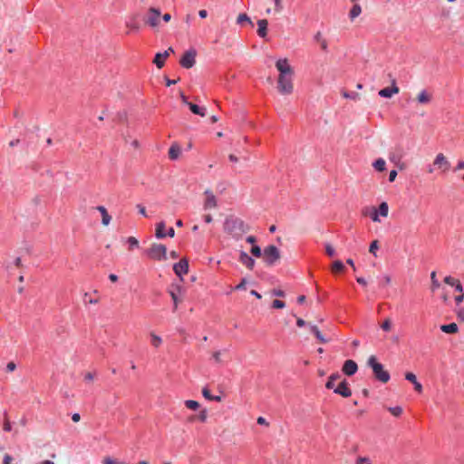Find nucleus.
I'll return each instance as SVG.
<instances>
[{
  "instance_id": "8fccbe9b",
  "label": "nucleus",
  "mask_w": 464,
  "mask_h": 464,
  "mask_svg": "<svg viewBox=\"0 0 464 464\" xmlns=\"http://www.w3.org/2000/svg\"><path fill=\"white\" fill-rule=\"evenodd\" d=\"M391 326H392V323H391V321H390L389 319H386V320L382 323V329L383 331H386V332H387V331H389V330L391 329Z\"/></svg>"
},
{
  "instance_id": "412c9836",
  "label": "nucleus",
  "mask_w": 464,
  "mask_h": 464,
  "mask_svg": "<svg viewBox=\"0 0 464 464\" xmlns=\"http://www.w3.org/2000/svg\"><path fill=\"white\" fill-rule=\"evenodd\" d=\"M308 326L310 333L313 334L321 343H326L328 342L316 325L309 324Z\"/></svg>"
},
{
  "instance_id": "4468645a",
  "label": "nucleus",
  "mask_w": 464,
  "mask_h": 464,
  "mask_svg": "<svg viewBox=\"0 0 464 464\" xmlns=\"http://www.w3.org/2000/svg\"><path fill=\"white\" fill-rule=\"evenodd\" d=\"M342 371L345 375L353 376L358 371V365L353 360H346L343 362Z\"/></svg>"
},
{
  "instance_id": "a878e982",
  "label": "nucleus",
  "mask_w": 464,
  "mask_h": 464,
  "mask_svg": "<svg viewBox=\"0 0 464 464\" xmlns=\"http://www.w3.org/2000/svg\"><path fill=\"white\" fill-rule=\"evenodd\" d=\"M431 100V96L428 93L426 90H422L417 96V102L420 104L429 103Z\"/></svg>"
},
{
  "instance_id": "f257e3e1",
  "label": "nucleus",
  "mask_w": 464,
  "mask_h": 464,
  "mask_svg": "<svg viewBox=\"0 0 464 464\" xmlns=\"http://www.w3.org/2000/svg\"><path fill=\"white\" fill-rule=\"evenodd\" d=\"M279 72L277 89L281 94H290L293 92V69L286 58H280L276 63Z\"/></svg>"
},
{
  "instance_id": "c03bdc74",
  "label": "nucleus",
  "mask_w": 464,
  "mask_h": 464,
  "mask_svg": "<svg viewBox=\"0 0 464 464\" xmlns=\"http://www.w3.org/2000/svg\"><path fill=\"white\" fill-rule=\"evenodd\" d=\"M246 279L242 278L241 282L235 286V290L241 291L246 289Z\"/></svg>"
},
{
  "instance_id": "052dcab7",
  "label": "nucleus",
  "mask_w": 464,
  "mask_h": 464,
  "mask_svg": "<svg viewBox=\"0 0 464 464\" xmlns=\"http://www.w3.org/2000/svg\"><path fill=\"white\" fill-rule=\"evenodd\" d=\"M453 286L455 287V291L460 292V293L463 292V286L459 280H457V282L455 283V285Z\"/></svg>"
},
{
  "instance_id": "20e7f679",
  "label": "nucleus",
  "mask_w": 464,
  "mask_h": 464,
  "mask_svg": "<svg viewBox=\"0 0 464 464\" xmlns=\"http://www.w3.org/2000/svg\"><path fill=\"white\" fill-rule=\"evenodd\" d=\"M144 254L152 260L164 261L167 259V247L162 244L153 243L144 250Z\"/></svg>"
},
{
  "instance_id": "a19ab883",
  "label": "nucleus",
  "mask_w": 464,
  "mask_h": 464,
  "mask_svg": "<svg viewBox=\"0 0 464 464\" xmlns=\"http://www.w3.org/2000/svg\"><path fill=\"white\" fill-rule=\"evenodd\" d=\"M198 420L201 422H205L207 420V418H208V411H207V409H203L202 411H200L198 415Z\"/></svg>"
},
{
  "instance_id": "338daca9",
  "label": "nucleus",
  "mask_w": 464,
  "mask_h": 464,
  "mask_svg": "<svg viewBox=\"0 0 464 464\" xmlns=\"http://www.w3.org/2000/svg\"><path fill=\"white\" fill-rule=\"evenodd\" d=\"M296 325L298 327H304V326L307 325V323L304 319H302V318H297Z\"/></svg>"
},
{
  "instance_id": "69168bd1",
  "label": "nucleus",
  "mask_w": 464,
  "mask_h": 464,
  "mask_svg": "<svg viewBox=\"0 0 464 464\" xmlns=\"http://www.w3.org/2000/svg\"><path fill=\"white\" fill-rule=\"evenodd\" d=\"M246 241L248 243V244H251L252 246L256 245V237L254 236H248L246 238Z\"/></svg>"
},
{
  "instance_id": "9d476101",
  "label": "nucleus",
  "mask_w": 464,
  "mask_h": 464,
  "mask_svg": "<svg viewBox=\"0 0 464 464\" xmlns=\"http://www.w3.org/2000/svg\"><path fill=\"white\" fill-rule=\"evenodd\" d=\"M204 194L206 196V200H205L204 206H203L204 209L208 210V209L216 208L218 207V200H217L215 195L213 194V192L208 188L205 190Z\"/></svg>"
},
{
  "instance_id": "f03ea898",
  "label": "nucleus",
  "mask_w": 464,
  "mask_h": 464,
  "mask_svg": "<svg viewBox=\"0 0 464 464\" xmlns=\"http://www.w3.org/2000/svg\"><path fill=\"white\" fill-rule=\"evenodd\" d=\"M223 228L226 233L236 240L240 239L243 234L249 230L248 225L241 218L233 216H229L225 219Z\"/></svg>"
},
{
  "instance_id": "a211bd4d",
  "label": "nucleus",
  "mask_w": 464,
  "mask_h": 464,
  "mask_svg": "<svg viewBox=\"0 0 464 464\" xmlns=\"http://www.w3.org/2000/svg\"><path fill=\"white\" fill-rule=\"evenodd\" d=\"M405 379L413 384L414 390L417 392L420 393L422 392V384L417 380V377L413 372H406Z\"/></svg>"
},
{
  "instance_id": "6e6d98bb",
  "label": "nucleus",
  "mask_w": 464,
  "mask_h": 464,
  "mask_svg": "<svg viewBox=\"0 0 464 464\" xmlns=\"http://www.w3.org/2000/svg\"><path fill=\"white\" fill-rule=\"evenodd\" d=\"M13 457L9 454H5L3 459V464H12Z\"/></svg>"
},
{
  "instance_id": "72a5a7b5",
  "label": "nucleus",
  "mask_w": 464,
  "mask_h": 464,
  "mask_svg": "<svg viewBox=\"0 0 464 464\" xmlns=\"http://www.w3.org/2000/svg\"><path fill=\"white\" fill-rule=\"evenodd\" d=\"M185 405L187 408L196 411L199 408V403L194 400H187L185 401Z\"/></svg>"
},
{
  "instance_id": "c85d7f7f",
  "label": "nucleus",
  "mask_w": 464,
  "mask_h": 464,
  "mask_svg": "<svg viewBox=\"0 0 464 464\" xmlns=\"http://www.w3.org/2000/svg\"><path fill=\"white\" fill-rule=\"evenodd\" d=\"M361 13H362L361 5L359 4H355L350 10L349 17L351 20H353L354 18L359 16Z\"/></svg>"
},
{
  "instance_id": "6ab92c4d",
  "label": "nucleus",
  "mask_w": 464,
  "mask_h": 464,
  "mask_svg": "<svg viewBox=\"0 0 464 464\" xmlns=\"http://www.w3.org/2000/svg\"><path fill=\"white\" fill-rule=\"evenodd\" d=\"M139 15L135 14L126 20V26L131 31L138 32L140 29V23L138 20Z\"/></svg>"
},
{
  "instance_id": "2eb2a0df",
  "label": "nucleus",
  "mask_w": 464,
  "mask_h": 464,
  "mask_svg": "<svg viewBox=\"0 0 464 464\" xmlns=\"http://www.w3.org/2000/svg\"><path fill=\"white\" fill-rule=\"evenodd\" d=\"M182 292V287L179 285H172L170 289L169 290V293L171 296V299L173 301V311H176L179 305V295Z\"/></svg>"
},
{
  "instance_id": "6e6552de",
  "label": "nucleus",
  "mask_w": 464,
  "mask_h": 464,
  "mask_svg": "<svg viewBox=\"0 0 464 464\" xmlns=\"http://www.w3.org/2000/svg\"><path fill=\"white\" fill-rule=\"evenodd\" d=\"M160 10L159 8L150 7L149 9V15L145 20V23L151 27H155L159 24V18L160 16Z\"/></svg>"
},
{
  "instance_id": "bf43d9fd",
  "label": "nucleus",
  "mask_w": 464,
  "mask_h": 464,
  "mask_svg": "<svg viewBox=\"0 0 464 464\" xmlns=\"http://www.w3.org/2000/svg\"><path fill=\"white\" fill-rule=\"evenodd\" d=\"M119 461L115 460L114 459L111 458V457H106L104 459H103V463L104 464H117Z\"/></svg>"
},
{
  "instance_id": "ea45409f",
  "label": "nucleus",
  "mask_w": 464,
  "mask_h": 464,
  "mask_svg": "<svg viewBox=\"0 0 464 464\" xmlns=\"http://www.w3.org/2000/svg\"><path fill=\"white\" fill-rule=\"evenodd\" d=\"M127 243L130 245V247H131V248L139 246V241L134 237H129L127 238Z\"/></svg>"
},
{
  "instance_id": "680f3d73",
  "label": "nucleus",
  "mask_w": 464,
  "mask_h": 464,
  "mask_svg": "<svg viewBox=\"0 0 464 464\" xmlns=\"http://www.w3.org/2000/svg\"><path fill=\"white\" fill-rule=\"evenodd\" d=\"M15 368H16V365L13 362H8L7 365H6V371L7 372H13V371L15 370Z\"/></svg>"
},
{
  "instance_id": "5fc2aeb1",
  "label": "nucleus",
  "mask_w": 464,
  "mask_h": 464,
  "mask_svg": "<svg viewBox=\"0 0 464 464\" xmlns=\"http://www.w3.org/2000/svg\"><path fill=\"white\" fill-rule=\"evenodd\" d=\"M276 5V11L281 12L283 10L282 0H273Z\"/></svg>"
},
{
  "instance_id": "c756f323",
  "label": "nucleus",
  "mask_w": 464,
  "mask_h": 464,
  "mask_svg": "<svg viewBox=\"0 0 464 464\" xmlns=\"http://www.w3.org/2000/svg\"><path fill=\"white\" fill-rule=\"evenodd\" d=\"M372 166L377 171H383L386 169V162L383 159L380 158L374 160Z\"/></svg>"
},
{
  "instance_id": "79ce46f5",
  "label": "nucleus",
  "mask_w": 464,
  "mask_h": 464,
  "mask_svg": "<svg viewBox=\"0 0 464 464\" xmlns=\"http://www.w3.org/2000/svg\"><path fill=\"white\" fill-rule=\"evenodd\" d=\"M325 251H326V254L329 256H334L335 255V250L334 248L333 247V246L329 243L325 244Z\"/></svg>"
},
{
  "instance_id": "7c9ffc66",
  "label": "nucleus",
  "mask_w": 464,
  "mask_h": 464,
  "mask_svg": "<svg viewBox=\"0 0 464 464\" xmlns=\"http://www.w3.org/2000/svg\"><path fill=\"white\" fill-rule=\"evenodd\" d=\"M150 343H151V344H152L154 347L158 348V347H160V344L162 343V339H161V337H160V336H159V335H157V334H155L151 333V334H150Z\"/></svg>"
},
{
  "instance_id": "b1692460",
  "label": "nucleus",
  "mask_w": 464,
  "mask_h": 464,
  "mask_svg": "<svg viewBox=\"0 0 464 464\" xmlns=\"http://www.w3.org/2000/svg\"><path fill=\"white\" fill-rule=\"evenodd\" d=\"M188 106L192 113L196 115H199L201 117H204L206 115L207 110L205 107H200L195 103H188Z\"/></svg>"
},
{
  "instance_id": "09e8293b",
  "label": "nucleus",
  "mask_w": 464,
  "mask_h": 464,
  "mask_svg": "<svg viewBox=\"0 0 464 464\" xmlns=\"http://www.w3.org/2000/svg\"><path fill=\"white\" fill-rule=\"evenodd\" d=\"M272 295L277 297H284L285 295V293L281 289H274L272 291Z\"/></svg>"
},
{
  "instance_id": "49530a36",
  "label": "nucleus",
  "mask_w": 464,
  "mask_h": 464,
  "mask_svg": "<svg viewBox=\"0 0 464 464\" xmlns=\"http://www.w3.org/2000/svg\"><path fill=\"white\" fill-rule=\"evenodd\" d=\"M3 429L6 432H10L12 430V424L8 419L5 420Z\"/></svg>"
},
{
  "instance_id": "f704fd0d",
  "label": "nucleus",
  "mask_w": 464,
  "mask_h": 464,
  "mask_svg": "<svg viewBox=\"0 0 464 464\" xmlns=\"http://www.w3.org/2000/svg\"><path fill=\"white\" fill-rule=\"evenodd\" d=\"M344 264L341 260H335L333 263V270L334 272H342L344 269Z\"/></svg>"
},
{
  "instance_id": "aec40b11",
  "label": "nucleus",
  "mask_w": 464,
  "mask_h": 464,
  "mask_svg": "<svg viewBox=\"0 0 464 464\" xmlns=\"http://www.w3.org/2000/svg\"><path fill=\"white\" fill-rule=\"evenodd\" d=\"M267 20L260 19L257 21V34L261 38H265L267 34Z\"/></svg>"
},
{
  "instance_id": "e433bc0d",
  "label": "nucleus",
  "mask_w": 464,
  "mask_h": 464,
  "mask_svg": "<svg viewBox=\"0 0 464 464\" xmlns=\"http://www.w3.org/2000/svg\"><path fill=\"white\" fill-rule=\"evenodd\" d=\"M379 248V243L377 240H373L371 245H370V247H369V251L371 254H372L374 256H377V253L376 251L378 250Z\"/></svg>"
},
{
  "instance_id": "dca6fc26",
  "label": "nucleus",
  "mask_w": 464,
  "mask_h": 464,
  "mask_svg": "<svg viewBox=\"0 0 464 464\" xmlns=\"http://www.w3.org/2000/svg\"><path fill=\"white\" fill-rule=\"evenodd\" d=\"M174 50L172 47H169L168 50L164 51L163 53H157L153 63L158 68H162L165 63V59L169 55V53H173Z\"/></svg>"
},
{
  "instance_id": "bb28decb",
  "label": "nucleus",
  "mask_w": 464,
  "mask_h": 464,
  "mask_svg": "<svg viewBox=\"0 0 464 464\" xmlns=\"http://www.w3.org/2000/svg\"><path fill=\"white\" fill-rule=\"evenodd\" d=\"M165 222L164 221H160L157 224L156 226V233H155V236L157 238L159 239H161V238H164L166 237V231H165Z\"/></svg>"
},
{
  "instance_id": "774afa93",
  "label": "nucleus",
  "mask_w": 464,
  "mask_h": 464,
  "mask_svg": "<svg viewBox=\"0 0 464 464\" xmlns=\"http://www.w3.org/2000/svg\"><path fill=\"white\" fill-rule=\"evenodd\" d=\"M457 314L460 321H464V309H459Z\"/></svg>"
},
{
  "instance_id": "5701e85b",
  "label": "nucleus",
  "mask_w": 464,
  "mask_h": 464,
  "mask_svg": "<svg viewBox=\"0 0 464 464\" xmlns=\"http://www.w3.org/2000/svg\"><path fill=\"white\" fill-rule=\"evenodd\" d=\"M180 154H181L180 147L177 143L172 144L170 146L169 150V159L171 160H176L179 159Z\"/></svg>"
},
{
  "instance_id": "473e14b6",
  "label": "nucleus",
  "mask_w": 464,
  "mask_h": 464,
  "mask_svg": "<svg viewBox=\"0 0 464 464\" xmlns=\"http://www.w3.org/2000/svg\"><path fill=\"white\" fill-rule=\"evenodd\" d=\"M244 22H246V23L250 24L251 25H253L251 19L249 18V16L246 14H240L237 16V23L239 24H242Z\"/></svg>"
},
{
  "instance_id": "603ef678",
  "label": "nucleus",
  "mask_w": 464,
  "mask_h": 464,
  "mask_svg": "<svg viewBox=\"0 0 464 464\" xmlns=\"http://www.w3.org/2000/svg\"><path fill=\"white\" fill-rule=\"evenodd\" d=\"M430 278H431V281H432V285H434V287H439L440 286V283L439 281L436 279V272H431L430 274Z\"/></svg>"
},
{
  "instance_id": "4be33fe9",
  "label": "nucleus",
  "mask_w": 464,
  "mask_h": 464,
  "mask_svg": "<svg viewBox=\"0 0 464 464\" xmlns=\"http://www.w3.org/2000/svg\"><path fill=\"white\" fill-rule=\"evenodd\" d=\"M96 209L101 213L102 215V224L103 226H108L111 220V217L109 215L107 209L103 206H98Z\"/></svg>"
},
{
  "instance_id": "3c124183",
  "label": "nucleus",
  "mask_w": 464,
  "mask_h": 464,
  "mask_svg": "<svg viewBox=\"0 0 464 464\" xmlns=\"http://www.w3.org/2000/svg\"><path fill=\"white\" fill-rule=\"evenodd\" d=\"M136 208H138V211H139V213H140L141 216H143V217H147L146 208H145V207H144L143 205H141V204H138V205L136 206Z\"/></svg>"
},
{
  "instance_id": "2f4dec72",
  "label": "nucleus",
  "mask_w": 464,
  "mask_h": 464,
  "mask_svg": "<svg viewBox=\"0 0 464 464\" xmlns=\"http://www.w3.org/2000/svg\"><path fill=\"white\" fill-rule=\"evenodd\" d=\"M250 253L255 257H260L263 255L264 250H262V248L258 245H254L250 249Z\"/></svg>"
},
{
  "instance_id": "cd10ccee",
  "label": "nucleus",
  "mask_w": 464,
  "mask_h": 464,
  "mask_svg": "<svg viewBox=\"0 0 464 464\" xmlns=\"http://www.w3.org/2000/svg\"><path fill=\"white\" fill-rule=\"evenodd\" d=\"M341 377V375L338 372L333 373L329 376L325 387L329 390L334 389V382L338 380Z\"/></svg>"
},
{
  "instance_id": "13d9d810",
  "label": "nucleus",
  "mask_w": 464,
  "mask_h": 464,
  "mask_svg": "<svg viewBox=\"0 0 464 464\" xmlns=\"http://www.w3.org/2000/svg\"><path fill=\"white\" fill-rule=\"evenodd\" d=\"M319 44L321 45V49L324 52H327L328 51V44H327V41L325 39H323L321 42H319Z\"/></svg>"
},
{
  "instance_id": "39448f33",
  "label": "nucleus",
  "mask_w": 464,
  "mask_h": 464,
  "mask_svg": "<svg viewBox=\"0 0 464 464\" xmlns=\"http://www.w3.org/2000/svg\"><path fill=\"white\" fill-rule=\"evenodd\" d=\"M264 262L271 266L280 258V251L277 246L269 245L264 248Z\"/></svg>"
},
{
  "instance_id": "0e129e2a",
  "label": "nucleus",
  "mask_w": 464,
  "mask_h": 464,
  "mask_svg": "<svg viewBox=\"0 0 464 464\" xmlns=\"http://www.w3.org/2000/svg\"><path fill=\"white\" fill-rule=\"evenodd\" d=\"M464 169V160H459L454 169V171Z\"/></svg>"
},
{
  "instance_id": "9b49d317",
  "label": "nucleus",
  "mask_w": 464,
  "mask_h": 464,
  "mask_svg": "<svg viewBox=\"0 0 464 464\" xmlns=\"http://www.w3.org/2000/svg\"><path fill=\"white\" fill-rule=\"evenodd\" d=\"M400 92L399 87L396 84V81H392V85L387 88H383L379 91V96L382 98H392V95L397 94Z\"/></svg>"
},
{
  "instance_id": "864d4df0",
  "label": "nucleus",
  "mask_w": 464,
  "mask_h": 464,
  "mask_svg": "<svg viewBox=\"0 0 464 464\" xmlns=\"http://www.w3.org/2000/svg\"><path fill=\"white\" fill-rule=\"evenodd\" d=\"M357 464L365 463L371 464L370 459L367 457H359L356 461Z\"/></svg>"
},
{
  "instance_id": "ddd939ff",
  "label": "nucleus",
  "mask_w": 464,
  "mask_h": 464,
  "mask_svg": "<svg viewBox=\"0 0 464 464\" xmlns=\"http://www.w3.org/2000/svg\"><path fill=\"white\" fill-rule=\"evenodd\" d=\"M334 392L339 394L344 398H348L352 395V391L348 386L346 380H343L337 387H334Z\"/></svg>"
},
{
  "instance_id": "4c0bfd02",
  "label": "nucleus",
  "mask_w": 464,
  "mask_h": 464,
  "mask_svg": "<svg viewBox=\"0 0 464 464\" xmlns=\"http://www.w3.org/2000/svg\"><path fill=\"white\" fill-rule=\"evenodd\" d=\"M343 97L350 100H356L359 97V94L356 92H343Z\"/></svg>"
},
{
  "instance_id": "0eeeda50",
  "label": "nucleus",
  "mask_w": 464,
  "mask_h": 464,
  "mask_svg": "<svg viewBox=\"0 0 464 464\" xmlns=\"http://www.w3.org/2000/svg\"><path fill=\"white\" fill-rule=\"evenodd\" d=\"M389 213V206L387 202L383 201L382 202L378 209H374L373 212L371 215V218L373 222H380L379 216H382L383 218H386Z\"/></svg>"
},
{
  "instance_id": "7ed1b4c3",
  "label": "nucleus",
  "mask_w": 464,
  "mask_h": 464,
  "mask_svg": "<svg viewBox=\"0 0 464 464\" xmlns=\"http://www.w3.org/2000/svg\"><path fill=\"white\" fill-rule=\"evenodd\" d=\"M367 365L372 370L373 376L376 380L382 383H386L390 381L391 375L389 372L384 370L383 364L379 362L374 355H371L368 358Z\"/></svg>"
},
{
  "instance_id": "e2e57ef3",
  "label": "nucleus",
  "mask_w": 464,
  "mask_h": 464,
  "mask_svg": "<svg viewBox=\"0 0 464 464\" xmlns=\"http://www.w3.org/2000/svg\"><path fill=\"white\" fill-rule=\"evenodd\" d=\"M220 356H221V353L220 351H217L213 353V359L215 360V362H221V359H220Z\"/></svg>"
},
{
  "instance_id": "393cba45",
  "label": "nucleus",
  "mask_w": 464,
  "mask_h": 464,
  "mask_svg": "<svg viewBox=\"0 0 464 464\" xmlns=\"http://www.w3.org/2000/svg\"><path fill=\"white\" fill-rule=\"evenodd\" d=\"M440 328L445 334H455L459 330V327H458L457 324H455V323H450L448 324H441Z\"/></svg>"
},
{
  "instance_id": "4d7b16f0",
  "label": "nucleus",
  "mask_w": 464,
  "mask_h": 464,
  "mask_svg": "<svg viewBox=\"0 0 464 464\" xmlns=\"http://www.w3.org/2000/svg\"><path fill=\"white\" fill-rule=\"evenodd\" d=\"M397 170L396 169H392L389 173V181L390 182H392L394 181V179H396L397 177Z\"/></svg>"
},
{
  "instance_id": "f8f14e48",
  "label": "nucleus",
  "mask_w": 464,
  "mask_h": 464,
  "mask_svg": "<svg viewBox=\"0 0 464 464\" xmlns=\"http://www.w3.org/2000/svg\"><path fill=\"white\" fill-rule=\"evenodd\" d=\"M238 260L242 263L246 268L253 270L256 265L255 259L249 256L246 251L241 250L239 252Z\"/></svg>"
},
{
  "instance_id": "58836bf2",
  "label": "nucleus",
  "mask_w": 464,
  "mask_h": 464,
  "mask_svg": "<svg viewBox=\"0 0 464 464\" xmlns=\"http://www.w3.org/2000/svg\"><path fill=\"white\" fill-rule=\"evenodd\" d=\"M285 306V303L284 301H281L279 299H276L272 303V307L275 309H282Z\"/></svg>"
},
{
  "instance_id": "f3484780",
  "label": "nucleus",
  "mask_w": 464,
  "mask_h": 464,
  "mask_svg": "<svg viewBox=\"0 0 464 464\" xmlns=\"http://www.w3.org/2000/svg\"><path fill=\"white\" fill-rule=\"evenodd\" d=\"M434 165L438 166L443 171L448 170L450 167V163L448 161V160L445 158V156L442 153H439L436 156V158L434 160Z\"/></svg>"
},
{
  "instance_id": "37998d69",
  "label": "nucleus",
  "mask_w": 464,
  "mask_h": 464,
  "mask_svg": "<svg viewBox=\"0 0 464 464\" xmlns=\"http://www.w3.org/2000/svg\"><path fill=\"white\" fill-rule=\"evenodd\" d=\"M202 395L203 397L206 399V400H208L210 401L211 398H212V394L210 393V391L208 390V387H204L202 389Z\"/></svg>"
},
{
  "instance_id": "423d86ee",
  "label": "nucleus",
  "mask_w": 464,
  "mask_h": 464,
  "mask_svg": "<svg viewBox=\"0 0 464 464\" xmlns=\"http://www.w3.org/2000/svg\"><path fill=\"white\" fill-rule=\"evenodd\" d=\"M197 52L195 49L190 48L184 53L180 58L179 63L185 69L192 68L196 63Z\"/></svg>"
},
{
  "instance_id": "de8ad7c7",
  "label": "nucleus",
  "mask_w": 464,
  "mask_h": 464,
  "mask_svg": "<svg viewBox=\"0 0 464 464\" xmlns=\"http://www.w3.org/2000/svg\"><path fill=\"white\" fill-rule=\"evenodd\" d=\"M444 282L449 285H451L453 286L455 285V283L457 282V280L455 278H453L452 276H447L445 278H444Z\"/></svg>"
},
{
  "instance_id": "c9c22d12",
  "label": "nucleus",
  "mask_w": 464,
  "mask_h": 464,
  "mask_svg": "<svg viewBox=\"0 0 464 464\" xmlns=\"http://www.w3.org/2000/svg\"><path fill=\"white\" fill-rule=\"evenodd\" d=\"M388 411L395 417H399L402 413V408L401 406L389 407Z\"/></svg>"
},
{
  "instance_id": "1a4fd4ad",
  "label": "nucleus",
  "mask_w": 464,
  "mask_h": 464,
  "mask_svg": "<svg viewBox=\"0 0 464 464\" xmlns=\"http://www.w3.org/2000/svg\"><path fill=\"white\" fill-rule=\"evenodd\" d=\"M173 271L181 280H183V275H186L188 272V262L187 259L183 258L179 262L174 264Z\"/></svg>"
},
{
  "instance_id": "a18cd8bd",
  "label": "nucleus",
  "mask_w": 464,
  "mask_h": 464,
  "mask_svg": "<svg viewBox=\"0 0 464 464\" xmlns=\"http://www.w3.org/2000/svg\"><path fill=\"white\" fill-rule=\"evenodd\" d=\"M391 284V276L388 275H384L382 276V286H386Z\"/></svg>"
}]
</instances>
